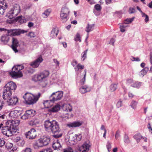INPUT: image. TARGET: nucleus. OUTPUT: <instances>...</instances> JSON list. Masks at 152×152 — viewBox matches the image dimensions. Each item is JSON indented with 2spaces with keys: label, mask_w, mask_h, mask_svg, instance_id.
<instances>
[{
  "label": "nucleus",
  "mask_w": 152,
  "mask_h": 152,
  "mask_svg": "<svg viewBox=\"0 0 152 152\" xmlns=\"http://www.w3.org/2000/svg\"><path fill=\"white\" fill-rule=\"evenodd\" d=\"M117 85L116 84H111L110 86V88L111 91H114L117 88Z\"/></svg>",
  "instance_id": "obj_37"
},
{
  "label": "nucleus",
  "mask_w": 152,
  "mask_h": 152,
  "mask_svg": "<svg viewBox=\"0 0 152 152\" xmlns=\"http://www.w3.org/2000/svg\"><path fill=\"white\" fill-rule=\"evenodd\" d=\"M6 147L8 150L10 152H13L16 151L17 149L15 146H13L12 143L7 142L6 145Z\"/></svg>",
  "instance_id": "obj_18"
},
{
  "label": "nucleus",
  "mask_w": 152,
  "mask_h": 152,
  "mask_svg": "<svg viewBox=\"0 0 152 152\" xmlns=\"http://www.w3.org/2000/svg\"><path fill=\"white\" fill-rule=\"evenodd\" d=\"M34 25V24L32 22H29L28 23V26L29 27H31Z\"/></svg>",
  "instance_id": "obj_64"
},
{
  "label": "nucleus",
  "mask_w": 152,
  "mask_h": 152,
  "mask_svg": "<svg viewBox=\"0 0 152 152\" xmlns=\"http://www.w3.org/2000/svg\"><path fill=\"white\" fill-rule=\"evenodd\" d=\"M16 85L15 83L10 81L6 84L4 88L3 95L4 97L7 95H12V92L14 91L16 88Z\"/></svg>",
  "instance_id": "obj_3"
},
{
  "label": "nucleus",
  "mask_w": 152,
  "mask_h": 152,
  "mask_svg": "<svg viewBox=\"0 0 152 152\" xmlns=\"http://www.w3.org/2000/svg\"><path fill=\"white\" fill-rule=\"evenodd\" d=\"M58 32V31L57 28H53L51 31L50 37L51 38L56 37L57 36Z\"/></svg>",
  "instance_id": "obj_27"
},
{
  "label": "nucleus",
  "mask_w": 152,
  "mask_h": 152,
  "mask_svg": "<svg viewBox=\"0 0 152 152\" xmlns=\"http://www.w3.org/2000/svg\"><path fill=\"white\" fill-rule=\"evenodd\" d=\"M90 147V145L89 144V142H86L84 143L80 149V151H82L81 152H88Z\"/></svg>",
  "instance_id": "obj_17"
},
{
  "label": "nucleus",
  "mask_w": 152,
  "mask_h": 152,
  "mask_svg": "<svg viewBox=\"0 0 152 152\" xmlns=\"http://www.w3.org/2000/svg\"><path fill=\"white\" fill-rule=\"evenodd\" d=\"M133 18L128 19L124 21V23L125 24H128L131 23L133 20Z\"/></svg>",
  "instance_id": "obj_44"
},
{
  "label": "nucleus",
  "mask_w": 152,
  "mask_h": 152,
  "mask_svg": "<svg viewBox=\"0 0 152 152\" xmlns=\"http://www.w3.org/2000/svg\"><path fill=\"white\" fill-rule=\"evenodd\" d=\"M19 45V42L18 39L14 38H12V48L14 51L15 53L18 52V50L17 49V47Z\"/></svg>",
  "instance_id": "obj_16"
},
{
  "label": "nucleus",
  "mask_w": 152,
  "mask_h": 152,
  "mask_svg": "<svg viewBox=\"0 0 152 152\" xmlns=\"http://www.w3.org/2000/svg\"><path fill=\"white\" fill-rule=\"evenodd\" d=\"M69 13V11L67 8L64 7L61 9L60 15L62 22L64 23L67 21Z\"/></svg>",
  "instance_id": "obj_9"
},
{
  "label": "nucleus",
  "mask_w": 152,
  "mask_h": 152,
  "mask_svg": "<svg viewBox=\"0 0 152 152\" xmlns=\"http://www.w3.org/2000/svg\"><path fill=\"white\" fill-rule=\"evenodd\" d=\"M19 112L18 111L16 110H14L11 111L9 114V116L10 118L11 119L13 120V119L16 118L18 116Z\"/></svg>",
  "instance_id": "obj_22"
},
{
  "label": "nucleus",
  "mask_w": 152,
  "mask_h": 152,
  "mask_svg": "<svg viewBox=\"0 0 152 152\" xmlns=\"http://www.w3.org/2000/svg\"><path fill=\"white\" fill-rule=\"evenodd\" d=\"M25 31L23 30L17 29H11L7 31V35L8 36H14L20 35L21 34L24 33Z\"/></svg>",
  "instance_id": "obj_11"
},
{
  "label": "nucleus",
  "mask_w": 152,
  "mask_h": 152,
  "mask_svg": "<svg viewBox=\"0 0 152 152\" xmlns=\"http://www.w3.org/2000/svg\"><path fill=\"white\" fill-rule=\"evenodd\" d=\"M53 61L54 63H55L58 66H59V63L58 61L56 59H54L53 60Z\"/></svg>",
  "instance_id": "obj_63"
},
{
  "label": "nucleus",
  "mask_w": 152,
  "mask_h": 152,
  "mask_svg": "<svg viewBox=\"0 0 152 152\" xmlns=\"http://www.w3.org/2000/svg\"><path fill=\"white\" fill-rule=\"evenodd\" d=\"M23 68L22 65L16 66L12 68V71L10 73V74L13 78L22 77L23 75L20 70L23 69Z\"/></svg>",
  "instance_id": "obj_5"
},
{
  "label": "nucleus",
  "mask_w": 152,
  "mask_h": 152,
  "mask_svg": "<svg viewBox=\"0 0 152 152\" xmlns=\"http://www.w3.org/2000/svg\"><path fill=\"white\" fill-rule=\"evenodd\" d=\"M51 132L53 134V137L56 138L61 137L62 135V132L60 128L59 124L55 121H53Z\"/></svg>",
  "instance_id": "obj_4"
},
{
  "label": "nucleus",
  "mask_w": 152,
  "mask_h": 152,
  "mask_svg": "<svg viewBox=\"0 0 152 152\" xmlns=\"http://www.w3.org/2000/svg\"><path fill=\"white\" fill-rule=\"evenodd\" d=\"M44 146L48 145L50 141V139L48 137L44 136L40 138Z\"/></svg>",
  "instance_id": "obj_21"
},
{
  "label": "nucleus",
  "mask_w": 152,
  "mask_h": 152,
  "mask_svg": "<svg viewBox=\"0 0 152 152\" xmlns=\"http://www.w3.org/2000/svg\"><path fill=\"white\" fill-rule=\"evenodd\" d=\"M40 85L43 87H45L47 85V82L46 81H41Z\"/></svg>",
  "instance_id": "obj_51"
},
{
  "label": "nucleus",
  "mask_w": 152,
  "mask_h": 152,
  "mask_svg": "<svg viewBox=\"0 0 152 152\" xmlns=\"http://www.w3.org/2000/svg\"><path fill=\"white\" fill-rule=\"evenodd\" d=\"M18 144L20 146H23L24 144V141L21 139L19 143H18Z\"/></svg>",
  "instance_id": "obj_56"
},
{
  "label": "nucleus",
  "mask_w": 152,
  "mask_h": 152,
  "mask_svg": "<svg viewBox=\"0 0 152 152\" xmlns=\"http://www.w3.org/2000/svg\"><path fill=\"white\" fill-rule=\"evenodd\" d=\"M35 112L33 110H26L23 115L21 117L23 120H26L29 119L33 117L35 115Z\"/></svg>",
  "instance_id": "obj_12"
},
{
  "label": "nucleus",
  "mask_w": 152,
  "mask_h": 152,
  "mask_svg": "<svg viewBox=\"0 0 152 152\" xmlns=\"http://www.w3.org/2000/svg\"><path fill=\"white\" fill-rule=\"evenodd\" d=\"M84 66L81 65L80 64H77L76 67H75V69L76 71H79L80 70H82L84 69Z\"/></svg>",
  "instance_id": "obj_36"
},
{
  "label": "nucleus",
  "mask_w": 152,
  "mask_h": 152,
  "mask_svg": "<svg viewBox=\"0 0 152 152\" xmlns=\"http://www.w3.org/2000/svg\"><path fill=\"white\" fill-rule=\"evenodd\" d=\"M84 72H85V74L84 75V76L82 80L81 81V82L82 84H84V83L85 81V78L86 77V69H85L84 70Z\"/></svg>",
  "instance_id": "obj_50"
},
{
  "label": "nucleus",
  "mask_w": 152,
  "mask_h": 152,
  "mask_svg": "<svg viewBox=\"0 0 152 152\" xmlns=\"http://www.w3.org/2000/svg\"><path fill=\"white\" fill-rule=\"evenodd\" d=\"M51 10L50 9H47L42 14V17L43 18H46L49 15Z\"/></svg>",
  "instance_id": "obj_31"
},
{
  "label": "nucleus",
  "mask_w": 152,
  "mask_h": 152,
  "mask_svg": "<svg viewBox=\"0 0 152 152\" xmlns=\"http://www.w3.org/2000/svg\"><path fill=\"white\" fill-rule=\"evenodd\" d=\"M7 8L6 2L4 1L0 3V14L3 15L5 12V10Z\"/></svg>",
  "instance_id": "obj_20"
},
{
  "label": "nucleus",
  "mask_w": 152,
  "mask_h": 152,
  "mask_svg": "<svg viewBox=\"0 0 152 152\" xmlns=\"http://www.w3.org/2000/svg\"><path fill=\"white\" fill-rule=\"evenodd\" d=\"M22 152H32L31 149L30 148H26L23 150Z\"/></svg>",
  "instance_id": "obj_52"
},
{
  "label": "nucleus",
  "mask_w": 152,
  "mask_h": 152,
  "mask_svg": "<svg viewBox=\"0 0 152 152\" xmlns=\"http://www.w3.org/2000/svg\"><path fill=\"white\" fill-rule=\"evenodd\" d=\"M60 105L57 104L50 109V111L53 112H57L60 110Z\"/></svg>",
  "instance_id": "obj_30"
},
{
  "label": "nucleus",
  "mask_w": 152,
  "mask_h": 152,
  "mask_svg": "<svg viewBox=\"0 0 152 152\" xmlns=\"http://www.w3.org/2000/svg\"><path fill=\"white\" fill-rule=\"evenodd\" d=\"M94 25H89L88 24L86 29V31L88 33L93 30L94 27Z\"/></svg>",
  "instance_id": "obj_32"
},
{
  "label": "nucleus",
  "mask_w": 152,
  "mask_h": 152,
  "mask_svg": "<svg viewBox=\"0 0 152 152\" xmlns=\"http://www.w3.org/2000/svg\"><path fill=\"white\" fill-rule=\"evenodd\" d=\"M148 71V69L147 68H145L143 69L140 72V74L142 75L143 76L144 75H145L147 71Z\"/></svg>",
  "instance_id": "obj_40"
},
{
  "label": "nucleus",
  "mask_w": 152,
  "mask_h": 152,
  "mask_svg": "<svg viewBox=\"0 0 152 152\" xmlns=\"http://www.w3.org/2000/svg\"><path fill=\"white\" fill-rule=\"evenodd\" d=\"M50 100H46L44 102L43 104L45 107L46 108H49L51 107L53 105V103L54 102L52 101L50 96Z\"/></svg>",
  "instance_id": "obj_23"
},
{
  "label": "nucleus",
  "mask_w": 152,
  "mask_h": 152,
  "mask_svg": "<svg viewBox=\"0 0 152 152\" xmlns=\"http://www.w3.org/2000/svg\"><path fill=\"white\" fill-rule=\"evenodd\" d=\"M128 96L129 97L132 98L134 97V95L132 93L129 92L128 94Z\"/></svg>",
  "instance_id": "obj_62"
},
{
  "label": "nucleus",
  "mask_w": 152,
  "mask_h": 152,
  "mask_svg": "<svg viewBox=\"0 0 152 152\" xmlns=\"http://www.w3.org/2000/svg\"><path fill=\"white\" fill-rule=\"evenodd\" d=\"M82 135L80 134H76L75 137V139L77 141H80L82 139Z\"/></svg>",
  "instance_id": "obj_38"
},
{
  "label": "nucleus",
  "mask_w": 152,
  "mask_h": 152,
  "mask_svg": "<svg viewBox=\"0 0 152 152\" xmlns=\"http://www.w3.org/2000/svg\"><path fill=\"white\" fill-rule=\"evenodd\" d=\"M95 9L98 11H100L101 10L102 7L99 4H96L94 6Z\"/></svg>",
  "instance_id": "obj_46"
},
{
  "label": "nucleus",
  "mask_w": 152,
  "mask_h": 152,
  "mask_svg": "<svg viewBox=\"0 0 152 152\" xmlns=\"http://www.w3.org/2000/svg\"><path fill=\"white\" fill-rule=\"evenodd\" d=\"M28 36L30 37H35V34L34 32H31L29 33Z\"/></svg>",
  "instance_id": "obj_54"
},
{
  "label": "nucleus",
  "mask_w": 152,
  "mask_h": 152,
  "mask_svg": "<svg viewBox=\"0 0 152 152\" xmlns=\"http://www.w3.org/2000/svg\"><path fill=\"white\" fill-rule=\"evenodd\" d=\"M39 152H52V151L50 149H47L43 150Z\"/></svg>",
  "instance_id": "obj_58"
},
{
  "label": "nucleus",
  "mask_w": 152,
  "mask_h": 152,
  "mask_svg": "<svg viewBox=\"0 0 152 152\" xmlns=\"http://www.w3.org/2000/svg\"><path fill=\"white\" fill-rule=\"evenodd\" d=\"M21 140V139H20V137H17L15 139V140L16 142L19 143Z\"/></svg>",
  "instance_id": "obj_60"
},
{
  "label": "nucleus",
  "mask_w": 152,
  "mask_h": 152,
  "mask_svg": "<svg viewBox=\"0 0 152 152\" xmlns=\"http://www.w3.org/2000/svg\"><path fill=\"white\" fill-rule=\"evenodd\" d=\"M53 121H50L49 120H47L45 121L44 126L46 131L51 132L53 124Z\"/></svg>",
  "instance_id": "obj_14"
},
{
  "label": "nucleus",
  "mask_w": 152,
  "mask_h": 152,
  "mask_svg": "<svg viewBox=\"0 0 152 152\" xmlns=\"http://www.w3.org/2000/svg\"><path fill=\"white\" fill-rule=\"evenodd\" d=\"M41 95L39 93L37 95L34 96L31 93L27 92L23 96L26 103L28 104H33L36 103Z\"/></svg>",
  "instance_id": "obj_2"
},
{
  "label": "nucleus",
  "mask_w": 152,
  "mask_h": 152,
  "mask_svg": "<svg viewBox=\"0 0 152 152\" xmlns=\"http://www.w3.org/2000/svg\"><path fill=\"white\" fill-rule=\"evenodd\" d=\"M114 42H115L114 39L113 38H112L110 41V44H112V45H113Z\"/></svg>",
  "instance_id": "obj_61"
},
{
  "label": "nucleus",
  "mask_w": 152,
  "mask_h": 152,
  "mask_svg": "<svg viewBox=\"0 0 152 152\" xmlns=\"http://www.w3.org/2000/svg\"><path fill=\"white\" fill-rule=\"evenodd\" d=\"M87 51L88 50H86L85 51L83 52L82 54L81 59L83 61H84L87 57Z\"/></svg>",
  "instance_id": "obj_35"
},
{
  "label": "nucleus",
  "mask_w": 152,
  "mask_h": 152,
  "mask_svg": "<svg viewBox=\"0 0 152 152\" xmlns=\"http://www.w3.org/2000/svg\"><path fill=\"white\" fill-rule=\"evenodd\" d=\"M49 74V72L47 71H44L40 74L33 76L32 78V80L35 82L42 81L45 80Z\"/></svg>",
  "instance_id": "obj_6"
},
{
  "label": "nucleus",
  "mask_w": 152,
  "mask_h": 152,
  "mask_svg": "<svg viewBox=\"0 0 152 152\" xmlns=\"http://www.w3.org/2000/svg\"><path fill=\"white\" fill-rule=\"evenodd\" d=\"M20 7L17 4L14 5L13 7L9 12L8 16L10 19L15 17L20 12Z\"/></svg>",
  "instance_id": "obj_7"
},
{
  "label": "nucleus",
  "mask_w": 152,
  "mask_h": 152,
  "mask_svg": "<svg viewBox=\"0 0 152 152\" xmlns=\"http://www.w3.org/2000/svg\"><path fill=\"white\" fill-rule=\"evenodd\" d=\"M126 26H120V28L121 31V32H124L125 31V28Z\"/></svg>",
  "instance_id": "obj_57"
},
{
  "label": "nucleus",
  "mask_w": 152,
  "mask_h": 152,
  "mask_svg": "<svg viewBox=\"0 0 152 152\" xmlns=\"http://www.w3.org/2000/svg\"><path fill=\"white\" fill-rule=\"evenodd\" d=\"M122 105V101L120 100L117 102V107L118 108H119L121 107Z\"/></svg>",
  "instance_id": "obj_55"
},
{
  "label": "nucleus",
  "mask_w": 152,
  "mask_h": 152,
  "mask_svg": "<svg viewBox=\"0 0 152 152\" xmlns=\"http://www.w3.org/2000/svg\"><path fill=\"white\" fill-rule=\"evenodd\" d=\"M135 11V10L133 8L130 7L129 9V12L130 14L134 13Z\"/></svg>",
  "instance_id": "obj_53"
},
{
  "label": "nucleus",
  "mask_w": 152,
  "mask_h": 152,
  "mask_svg": "<svg viewBox=\"0 0 152 152\" xmlns=\"http://www.w3.org/2000/svg\"><path fill=\"white\" fill-rule=\"evenodd\" d=\"M64 152H73V150L71 147H69L64 149Z\"/></svg>",
  "instance_id": "obj_48"
},
{
  "label": "nucleus",
  "mask_w": 152,
  "mask_h": 152,
  "mask_svg": "<svg viewBox=\"0 0 152 152\" xmlns=\"http://www.w3.org/2000/svg\"><path fill=\"white\" fill-rule=\"evenodd\" d=\"M91 90V88L86 86H83L80 88V91L82 94L89 92Z\"/></svg>",
  "instance_id": "obj_24"
},
{
  "label": "nucleus",
  "mask_w": 152,
  "mask_h": 152,
  "mask_svg": "<svg viewBox=\"0 0 152 152\" xmlns=\"http://www.w3.org/2000/svg\"><path fill=\"white\" fill-rule=\"evenodd\" d=\"M120 132L118 130L116 132L115 135V139H117L118 137H120L119 134Z\"/></svg>",
  "instance_id": "obj_59"
},
{
  "label": "nucleus",
  "mask_w": 152,
  "mask_h": 152,
  "mask_svg": "<svg viewBox=\"0 0 152 152\" xmlns=\"http://www.w3.org/2000/svg\"><path fill=\"white\" fill-rule=\"evenodd\" d=\"M63 95V93L62 91H58L53 93L50 96L52 100L55 102L61 100Z\"/></svg>",
  "instance_id": "obj_10"
},
{
  "label": "nucleus",
  "mask_w": 152,
  "mask_h": 152,
  "mask_svg": "<svg viewBox=\"0 0 152 152\" xmlns=\"http://www.w3.org/2000/svg\"><path fill=\"white\" fill-rule=\"evenodd\" d=\"M74 40L76 41H79L80 42H81L80 36L79 34H77L76 37L74 39Z\"/></svg>",
  "instance_id": "obj_41"
},
{
  "label": "nucleus",
  "mask_w": 152,
  "mask_h": 152,
  "mask_svg": "<svg viewBox=\"0 0 152 152\" xmlns=\"http://www.w3.org/2000/svg\"><path fill=\"white\" fill-rule=\"evenodd\" d=\"M82 124L83 122L81 121H75L67 124V126L69 127H76L80 126Z\"/></svg>",
  "instance_id": "obj_19"
},
{
  "label": "nucleus",
  "mask_w": 152,
  "mask_h": 152,
  "mask_svg": "<svg viewBox=\"0 0 152 152\" xmlns=\"http://www.w3.org/2000/svg\"><path fill=\"white\" fill-rule=\"evenodd\" d=\"M137 103L135 101H132V102L131 106L133 109H135L137 104Z\"/></svg>",
  "instance_id": "obj_47"
},
{
  "label": "nucleus",
  "mask_w": 152,
  "mask_h": 152,
  "mask_svg": "<svg viewBox=\"0 0 152 152\" xmlns=\"http://www.w3.org/2000/svg\"><path fill=\"white\" fill-rule=\"evenodd\" d=\"M33 146L35 149H38L43 146L42 143L40 139L35 141L33 144Z\"/></svg>",
  "instance_id": "obj_25"
},
{
  "label": "nucleus",
  "mask_w": 152,
  "mask_h": 152,
  "mask_svg": "<svg viewBox=\"0 0 152 152\" xmlns=\"http://www.w3.org/2000/svg\"><path fill=\"white\" fill-rule=\"evenodd\" d=\"M19 121L18 120H8L6 123V126L2 128V132L4 135L11 136L16 132H18Z\"/></svg>",
  "instance_id": "obj_1"
},
{
  "label": "nucleus",
  "mask_w": 152,
  "mask_h": 152,
  "mask_svg": "<svg viewBox=\"0 0 152 152\" xmlns=\"http://www.w3.org/2000/svg\"><path fill=\"white\" fill-rule=\"evenodd\" d=\"M134 138L136 140L137 143L139 142L141 139L142 138V137L140 133L136 134L134 136Z\"/></svg>",
  "instance_id": "obj_33"
},
{
  "label": "nucleus",
  "mask_w": 152,
  "mask_h": 152,
  "mask_svg": "<svg viewBox=\"0 0 152 152\" xmlns=\"http://www.w3.org/2000/svg\"><path fill=\"white\" fill-rule=\"evenodd\" d=\"M124 141V142L126 143H130V140H129L128 136L127 135H125V136Z\"/></svg>",
  "instance_id": "obj_42"
},
{
  "label": "nucleus",
  "mask_w": 152,
  "mask_h": 152,
  "mask_svg": "<svg viewBox=\"0 0 152 152\" xmlns=\"http://www.w3.org/2000/svg\"><path fill=\"white\" fill-rule=\"evenodd\" d=\"M15 20L20 24H22L26 22V20L25 18L22 16H18L15 18Z\"/></svg>",
  "instance_id": "obj_28"
},
{
  "label": "nucleus",
  "mask_w": 152,
  "mask_h": 152,
  "mask_svg": "<svg viewBox=\"0 0 152 152\" xmlns=\"http://www.w3.org/2000/svg\"><path fill=\"white\" fill-rule=\"evenodd\" d=\"M37 135L36 131L34 129L32 128L27 132L26 134V137L27 138L29 139H35Z\"/></svg>",
  "instance_id": "obj_13"
},
{
  "label": "nucleus",
  "mask_w": 152,
  "mask_h": 152,
  "mask_svg": "<svg viewBox=\"0 0 152 152\" xmlns=\"http://www.w3.org/2000/svg\"><path fill=\"white\" fill-rule=\"evenodd\" d=\"M126 83L129 84H132L133 83L134 81L132 79L128 78L126 80Z\"/></svg>",
  "instance_id": "obj_45"
},
{
  "label": "nucleus",
  "mask_w": 152,
  "mask_h": 152,
  "mask_svg": "<svg viewBox=\"0 0 152 152\" xmlns=\"http://www.w3.org/2000/svg\"><path fill=\"white\" fill-rule=\"evenodd\" d=\"M62 108L65 111H71L72 109V107L69 104H64L62 106Z\"/></svg>",
  "instance_id": "obj_29"
},
{
  "label": "nucleus",
  "mask_w": 152,
  "mask_h": 152,
  "mask_svg": "<svg viewBox=\"0 0 152 152\" xmlns=\"http://www.w3.org/2000/svg\"><path fill=\"white\" fill-rule=\"evenodd\" d=\"M5 142L3 139H0V147H2L4 145Z\"/></svg>",
  "instance_id": "obj_49"
},
{
  "label": "nucleus",
  "mask_w": 152,
  "mask_h": 152,
  "mask_svg": "<svg viewBox=\"0 0 152 152\" xmlns=\"http://www.w3.org/2000/svg\"><path fill=\"white\" fill-rule=\"evenodd\" d=\"M43 61V59L41 56H39L36 60L33 62L31 63L30 65L32 67L36 68L39 65L40 63Z\"/></svg>",
  "instance_id": "obj_15"
},
{
  "label": "nucleus",
  "mask_w": 152,
  "mask_h": 152,
  "mask_svg": "<svg viewBox=\"0 0 152 152\" xmlns=\"http://www.w3.org/2000/svg\"><path fill=\"white\" fill-rule=\"evenodd\" d=\"M1 40L4 42H7L8 40V37L7 36L4 35L1 37Z\"/></svg>",
  "instance_id": "obj_39"
},
{
  "label": "nucleus",
  "mask_w": 152,
  "mask_h": 152,
  "mask_svg": "<svg viewBox=\"0 0 152 152\" xmlns=\"http://www.w3.org/2000/svg\"><path fill=\"white\" fill-rule=\"evenodd\" d=\"M111 143L108 141L106 145V147L108 150V152H110V149L111 148Z\"/></svg>",
  "instance_id": "obj_43"
},
{
  "label": "nucleus",
  "mask_w": 152,
  "mask_h": 152,
  "mask_svg": "<svg viewBox=\"0 0 152 152\" xmlns=\"http://www.w3.org/2000/svg\"><path fill=\"white\" fill-rule=\"evenodd\" d=\"M4 99L7 100L8 104L9 105H15L18 102V98L16 96L12 97V95H7L6 97L3 95Z\"/></svg>",
  "instance_id": "obj_8"
},
{
  "label": "nucleus",
  "mask_w": 152,
  "mask_h": 152,
  "mask_svg": "<svg viewBox=\"0 0 152 152\" xmlns=\"http://www.w3.org/2000/svg\"><path fill=\"white\" fill-rule=\"evenodd\" d=\"M141 85V83L138 81L135 82L131 85V86L134 88H138Z\"/></svg>",
  "instance_id": "obj_34"
},
{
  "label": "nucleus",
  "mask_w": 152,
  "mask_h": 152,
  "mask_svg": "<svg viewBox=\"0 0 152 152\" xmlns=\"http://www.w3.org/2000/svg\"><path fill=\"white\" fill-rule=\"evenodd\" d=\"M52 146L55 150H59L60 148H61V146L58 140L54 142Z\"/></svg>",
  "instance_id": "obj_26"
}]
</instances>
